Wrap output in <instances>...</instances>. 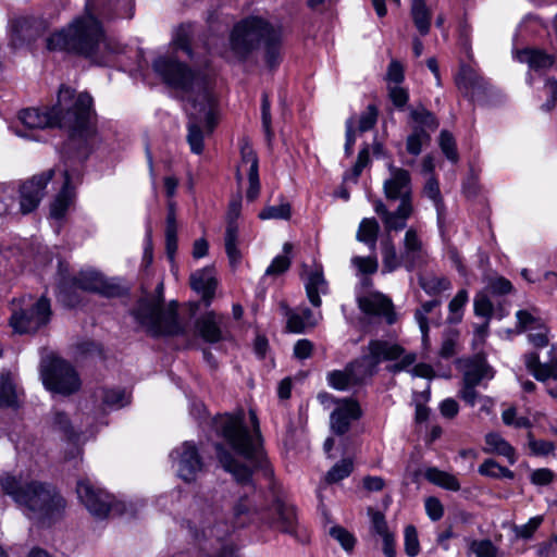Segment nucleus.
<instances>
[{"instance_id": "nucleus-36", "label": "nucleus", "mask_w": 557, "mask_h": 557, "mask_svg": "<svg viewBox=\"0 0 557 557\" xmlns=\"http://www.w3.org/2000/svg\"><path fill=\"white\" fill-rule=\"evenodd\" d=\"M225 251L228 257L231 264L236 265L240 258V251L238 245V225L237 223H228L225 231L224 237Z\"/></svg>"}, {"instance_id": "nucleus-31", "label": "nucleus", "mask_w": 557, "mask_h": 557, "mask_svg": "<svg viewBox=\"0 0 557 557\" xmlns=\"http://www.w3.org/2000/svg\"><path fill=\"white\" fill-rule=\"evenodd\" d=\"M517 58L520 62L527 63L530 69L535 71L549 69L555 62L553 55L533 49L519 51Z\"/></svg>"}, {"instance_id": "nucleus-43", "label": "nucleus", "mask_w": 557, "mask_h": 557, "mask_svg": "<svg viewBox=\"0 0 557 557\" xmlns=\"http://www.w3.org/2000/svg\"><path fill=\"white\" fill-rule=\"evenodd\" d=\"M468 301V292L460 289L448 305L449 314L447 320L449 323H459L462 319L463 307Z\"/></svg>"}, {"instance_id": "nucleus-57", "label": "nucleus", "mask_w": 557, "mask_h": 557, "mask_svg": "<svg viewBox=\"0 0 557 557\" xmlns=\"http://www.w3.org/2000/svg\"><path fill=\"white\" fill-rule=\"evenodd\" d=\"M459 333L456 330H449L444 333L440 356L450 358L456 354Z\"/></svg>"}, {"instance_id": "nucleus-9", "label": "nucleus", "mask_w": 557, "mask_h": 557, "mask_svg": "<svg viewBox=\"0 0 557 557\" xmlns=\"http://www.w3.org/2000/svg\"><path fill=\"white\" fill-rule=\"evenodd\" d=\"M271 25L260 17H248L234 26L230 37L235 58L245 60L249 53L271 33Z\"/></svg>"}, {"instance_id": "nucleus-62", "label": "nucleus", "mask_w": 557, "mask_h": 557, "mask_svg": "<svg viewBox=\"0 0 557 557\" xmlns=\"http://www.w3.org/2000/svg\"><path fill=\"white\" fill-rule=\"evenodd\" d=\"M471 550L476 557H498V549L490 540L474 541Z\"/></svg>"}, {"instance_id": "nucleus-38", "label": "nucleus", "mask_w": 557, "mask_h": 557, "mask_svg": "<svg viewBox=\"0 0 557 557\" xmlns=\"http://www.w3.org/2000/svg\"><path fill=\"white\" fill-rule=\"evenodd\" d=\"M293 251V244L285 243L283 245V255L276 256L271 264L265 270V275L274 276L286 272L292 263L290 253Z\"/></svg>"}, {"instance_id": "nucleus-15", "label": "nucleus", "mask_w": 557, "mask_h": 557, "mask_svg": "<svg viewBox=\"0 0 557 557\" xmlns=\"http://www.w3.org/2000/svg\"><path fill=\"white\" fill-rule=\"evenodd\" d=\"M372 376V370L366 368L364 361L357 359L348 363L343 370H333L327 373V384L337 391H346L362 384L366 379Z\"/></svg>"}, {"instance_id": "nucleus-53", "label": "nucleus", "mask_w": 557, "mask_h": 557, "mask_svg": "<svg viewBox=\"0 0 557 557\" xmlns=\"http://www.w3.org/2000/svg\"><path fill=\"white\" fill-rule=\"evenodd\" d=\"M404 546H405V553L409 557H416L420 552L418 531H417L416 527L412 524H409L405 528Z\"/></svg>"}, {"instance_id": "nucleus-13", "label": "nucleus", "mask_w": 557, "mask_h": 557, "mask_svg": "<svg viewBox=\"0 0 557 557\" xmlns=\"http://www.w3.org/2000/svg\"><path fill=\"white\" fill-rule=\"evenodd\" d=\"M171 458L178 476L185 482H193L203 469V462L197 446L193 442H184L171 453Z\"/></svg>"}, {"instance_id": "nucleus-8", "label": "nucleus", "mask_w": 557, "mask_h": 557, "mask_svg": "<svg viewBox=\"0 0 557 557\" xmlns=\"http://www.w3.org/2000/svg\"><path fill=\"white\" fill-rule=\"evenodd\" d=\"M51 318L49 299L40 297L33 301L30 297L22 299V306L13 302L12 314L9 323L15 333H34L48 324Z\"/></svg>"}, {"instance_id": "nucleus-2", "label": "nucleus", "mask_w": 557, "mask_h": 557, "mask_svg": "<svg viewBox=\"0 0 557 557\" xmlns=\"http://www.w3.org/2000/svg\"><path fill=\"white\" fill-rule=\"evenodd\" d=\"M92 99L88 94L75 96L74 90L62 86L58 94L57 103L51 109L30 108L22 110L18 119L30 129L46 127L66 128L72 146L82 147L95 135L91 123Z\"/></svg>"}, {"instance_id": "nucleus-18", "label": "nucleus", "mask_w": 557, "mask_h": 557, "mask_svg": "<svg viewBox=\"0 0 557 557\" xmlns=\"http://www.w3.org/2000/svg\"><path fill=\"white\" fill-rule=\"evenodd\" d=\"M362 416L358 401L351 398L337 400L336 408L330 416V426L333 433L344 435L348 432L352 421Z\"/></svg>"}, {"instance_id": "nucleus-6", "label": "nucleus", "mask_w": 557, "mask_h": 557, "mask_svg": "<svg viewBox=\"0 0 557 557\" xmlns=\"http://www.w3.org/2000/svg\"><path fill=\"white\" fill-rule=\"evenodd\" d=\"M77 289L106 297H115L121 293L119 285L94 269L82 270L72 278L64 281L60 287V300L69 307L78 305L79 300L74 295Z\"/></svg>"}, {"instance_id": "nucleus-32", "label": "nucleus", "mask_w": 557, "mask_h": 557, "mask_svg": "<svg viewBox=\"0 0 557 557\" xmlns=\"http://www.w3.org/2000/svg\"><path fill=\"white\" fill-rule=\"evenodd\" d=\"M380 225L373 218H364L361 220L356 238L358 242L367 245L372 251H374L377 242V235Z\"/></svg>"}, {"instance_id": "nucleus-54", "label": "nucleus", "mask_w": 557, "mask_h": 557, "mask_svg": "<svg viewBox=\"0 0 557 557\" xmlns=\"http://www.w3.org/2000/svg\"><path fill=\"white\" fill-rule=\"evenodd\" d=\"M187 141L194 153H201L203 151V134L196 121H189Z\"/></svg>"}, {"instance_id": "nucleus-28", "label": "nucleus", "mask_w": 557, "mask_h": 557, "mask_svg": "<svg viewBox=\"0 0 557 557\" xmlns=\"http://www.w3.org/2000/svg\"><path fill=\"white\" fill-rule=\"evenodd\" d=\"M382 255V274L395 272L400 267H405L403 253H398L396 246L391 237H386L381 242Z\"/></svg>"}, {"instance_id": "nucleus-48", "label": "nucleus", "mask_w": 557, "mask_h": 557, "mask_svg": "<svg viewBox=\"0 0 557 557\" xmlns=\"http://www.w3.org/2000/svg\"><path fill=\"white\" fill-rule=\"evenodd\" d=\"M292 215V208L288 202H281L276 206L265 207L258 216L261 220H288Z\"/></svg>"}, {"instance_id": "nucleus-7", "label": "nucleus", "mask_w": 557, "mask_h": 557, "mask_svg": "<svg viewBox=\"0 0 557 557\" xmlns=\"http://www.w3.org/2000/svg\"><path fill=\"white\" fill-rule=\"evenodd\" d=\"M40 375L47 389L64 396L76 393L82 385L74 367L69 361L53 354L42 358Z\"/></svg>"}, {"instance_id": "nucleus-1", "label": "nucleus", "mask_w": 557, "mask_h": 557, "mask_svg": "<svg viewBox=\"0 0 557 557\" xmlns=\"http://www.w3.org/2000/svg\"><path fill=\"white\" fill-rule=\"evenodd\" d=\"M249 418L251 432L244 425L243 411L221 418L218 424L221 435L244 461L235 458L222 444L215 445L216 458L237 483L249 488V493L240 496L233 507L234 524L240 528L249 524L264 525L292 533L296 523L294 507L278 498L270 507H263L261 495L251 485L252 469L262 463V448L260 425L255 410H249Z\"/></svg>"}, {"instance_id": "nucleus-30", "label": "nucleus", "mask_w": 557, "mask_h": 557, "mask_svg": "<svg viewBox=\"0 0 557 557\" xmlns=\"http://www.w3.org/2000/svg\"><path fill=\"white\" fill-rule=\"evenodd\" d=\"M10 45L18 48L32 38L30 20L24 16L14 17L9 22Z\"/></svg>"}, {"instance_id": "nucleus-14", "label": "nucleus", "mask_w": 557, "mask_h": 557, "mask_svg": "<svg viewBox=\"0 0 557 557\" xmlns=\"http://www.w3.org/2000/svg\"><path fill=\"white\" fill-rule=\"evenodd\" d=\"M388 177L383 182V193L388 201L412 203V184L409 171L387 164Z\"/></svg>"}, {"instance_id": "nucleus-20", "label": "nucleus", "mask_w": 557, "mask_h": 557, "mask_svg": "<svg viewBox=\"0 0 557 557\" xmlns=\"http://www.w3.org/2000/svg\"><path fill=\"white\" fill-rule=\"evenodd\" d=\"M374 211L381 218L386 232H398L406 228L407 221L413 213V203H399L396 210L389 211L379 199L374 201Z\"/></svg>"}, {"instance_id": "nucleus-29", "label": "nucleus", "mask_w": 557, "mask_h": 557, "mask_svg": "<svg viewBox=\"0 0 557 557\" xmlns=\"http://www.w3.org/2000/svg\"><path fill=\"white\" fill-rule=\"evenodd\" d=\"M494 375L492 368L481 356H475L466 367L463 373V383L479 385L482 380H490Z\"/></svg>"}, {"instance_id": "nucleus-47", "label": "nucleus", "mask_w": 557, "mask_h": 557, "mask_svg": "<svg viewBox=\"0 0 557 557\" xmlns=\"http://www.w3.org/2000/svg\"><path fill=\"white\" fill-rule=\"evenodd\" d=\"M51 423L53 430L62 433L69 441H74L77 438V433L72 428L71 421L64 412L54 411Z\"/></svg>"}, {"instance_id": "nucleus-64", "label": "nucleus", "mask_w": 557, "mask_h": 557, "mask_svg": "<svg viewBox=\"0 0 557 557\" xmlns=\"http://www.w3.org/2000/svg\"><path fill=\"white\" fill-rule=\"evenodd\" d=\"M377 121V109L375 106H368L366 111L361 113L358 121V129L360 132L370 131Z\"/></svg>"}, {"instance_id": "nucleus-44", "label": "nucleus", "mask_w": 557, "mask_h": 557, "mask_svg": "<svg viewBox=\"0 0 557 557\" xmlns=\"http://www.w3.org/2000/svg\"><path fill=\"white\" fill-rule=\"evenodd\" d=\"M440 306L438 300H430L416 310L414 312V319L417 323L419 324L420 331L422 333V339L423 343H426L429 339V322H428V314L435 308Z\"/></svg>"}, {"instance_id": "nucleus-27", "label": "nucleus", "mask_w": 557, "mask_h": 557, "mask_svg": "<svg viewBox=\"0 0 557 557\" xmlns=\"http://www.w3.org/2000/svg\"><path fill=\"white\" fill-rule=\"evenodd\" d=\"M483 451L503 456L510 465L517 461L516 449L497 432H490L485 435Z\"/></svg>"}, {"instance_id": "nucleus-34", "label": "nucleus", "mask_w": 557, "mask_h": 557, "mask_svg": "<svg viewBox=\"0 0 557 557\" xmlns=\"http://www.w3.org/2000/svg\"><path fill=\"white\" fill-rule=\"evenodd\" d=\"M411 17L419 33L425 36L431 26V12L424 0H412Z\"/></svg>"}, {"instance_id": "nucleus-55", "label": "nucleus", "mask_w": 557, "mask_h": 557, "mask_svg": "<svg viewBox=\"0 0 557 557\" xmlns=\"http://www.w3.org/2000/svg\"><path fill=\"white\" fill-rule=\"evenodd\" d=\"M261 122L267 141L270 144L274 134L272 131L271 104L267 94H263L261 99Z\"/></svg>"}, {"instance_id": "nucleus-40", "label": "nucleus", "mask_w": 557, "mask_h": 557, "mask_svg": "<svg viewBox=\"0 0 557 557\" xmlns=\"http://www.w3.org/2000/svg\"><path fill=\"white\" fill-rule=\"evenodd\" d=\"M281 35L280 32L274 27H271V33L269 32L263 42L265 45V61L270 67H274L280 62V44Z\"/></svg>"}, {"instance_id": "nucleus-49", "label": "nucleus", "mask_w": 557, "mask_h": 557, "mask_svg": "<svg viewBox=\"0 0 557 557\" xmlns=\"http://www.w3.org/2000/svg\"><path fill=\"white\" fill-rule=\"evenodd\" d=\"M354 465L351 459H343L335 463L326 473L325 480L329 483H336L347 478L352 471Z\"/></svg>"}, {"instance_id": "nucleus-35", "label": "nucleus", "mask_w": 557, "mask_h": 557, "mask_svg": "<svg viewBox=\"0 0 557 557\" xmlns=\"http://www.w3.org/2000/svg\"><path fill=\"white\" fill-rule=\"evenodd\" d=\"M425 479L445 490L457 492L460 490V483L458 479L448 472L442 471L437 468H429L425 470Z\"/></svg>"}, {"instance_id": "nucleus-37", "label": "nucleus", "mask_w": 557, "mask_h": 557, "mask_svg": "<svg viewBox=\"0 0 557 557\" xmlns=\"http://www.w3.org/2000/svg\"><path fill=\"white\" fill-rule=\"evenodd\" d=\"M482 83L481 76L468 65H462L456 76V84L460 90L468 94L475 87H480Z\"/></svg>"}, {"instance_id": "nucleus-42", "label": "nucleus", "mask_w": 557, "mask_h": 557, "mask_svg": "<svg viewBox=\"0 0 557 557\" xmlns=\"http://www.w3.org/2000/svg\"><path fill=\"white\" fill-rule=\"evenodd\" d=\"M410 117L417 124L416 128L434 131L438 126L435 116L424 107L411 108Z\"/></svg>"}, {"instance_id": "nucleus-46", "label": "nucleus", "mask_w": 557, "mask_h": 557, "mask_svg": "<svg viewBox=\"0 0 557 557\" xmlns=\"http://www.w3.org/2000/svg\"><path fill=\"white\" fill-rule=\"evenodd\" d=\"M517 327L520 332L533 331L543 323L542 319L536 314L535 310H519L516 313Z\"/></svg>"}, {"instance_id": "nucleus-10", "label": "nucleus", "mask_w": 557, "mask_h": 557, "mask_svg": "<svg viewBox=\"0 0 557 557\" xmlns=\"http://www.w3.org/2000/svg\"><path fill=\"white\" fill-rule=\"evenodd\" d=\"M404 348L395 343L386 341H371L368 345V355L360 358L364 361V366L372 370V374L375 372L376 366L382 361L387 360H400L389 367V371L393 373L406 370L408 367L416 362V354L404 355Z\"/></svg>"}, {"instance_id": "nucleus-4", "label": "nucleus", "mask_w": 557, "mask_h": 557, "mask_svg": "<svg viewBox=\"0 0 557 557\" xmlns=\"http://www.w3.org/2000/svg\"><path fill=\"white\" fill-rule=\"evenodd\" d=\"M0 486L29 519L50 521L65 508L64 498L52 486L42 482L5 474L0 479Z\"/></svg>"}, {"instance_id": "nucleus-17", "label": "nucleus", "mask_w": 557, "mask_h": 557, "mask_svg": "<svg viewBox=\"0 0 557 557\" xmlns=\"http://www.w3.org/2000/svg\"><path fill=\"white\" fill-rule=\"evenodd\" d=\"M53 170H48L39 175L33 176L22 185L20 190V206L22 213H29L38 207L41 198L44 197L47 184L53 177Z\"/></svg>"}, {"instance_id": "nucleus-22", "label": "nucleus", "mask_w": 557, "mask_h": 557, "mask_svg": "<svg viewBox=\"0 0 557 557\" xmlns=\"http://www.w3.org/2000/svg\"><path fill=\"white\" fill-rule=\"evenodd\" d=\"M216 277L213 268H205L197 270L190 275L191 288L201 294L203 301L207 306L211 304L216 288Z\"/></svg>"}, {"instance_id": "nucleus-41", "label": "nucleus", "mask_w": 557, "mask_h": 557, "mask_svg": "<svg viewBox=\"0 0 557 557\" xmlns=\"http://www.w3.org/2000/svg\"><path fill=\"white\" fill-rule=\"evenodd\" d=\"M282 314L286 318V329L292 333H304L308 327L301 313L290 309L285 301L280 302Z\"/></svg>"}, {"instance_id": "nucleus-23", "label": "nucleus", "mask_w": 557, "mask_h": 557, "mask_svg": "<svg viewBox=\"0 0 557 557\" xmlns=\"http://www.w3.org/2000/svg\"><path fill=\"white\" fill-rule=\"evenodd\" d=\"M305 288L310 304L317 308L322 305L320 294L327 293V282L323 275V268L314 264L307 273Z\"/></svg>"}, {"instance_id": "nucleus-33", "label": "nucleus", "mask_w": 557, "mask_h": 557, "mask_svg": "<svg viewBox=\"0 0 557 557\" xmlns=\"http://www.w3.org/2000/svg\"><path fill=\"white\" fill-rule=\"evenodd\" d=\"M166 253L173 259L177 250V223L175 215V205L170 201L168 205L166 228H165Z\"/></svg>"}, {"instance_id": "nucleus-59", "label": "nucleus", "mask_w": 557, "mask_h": 557, "mask_svg": "<svg viewBox=\"0 0 557 557\" xmlns=\"http://www.w3.org/2000/svg\"><path fill=\"white\" fill-rule=\"evenodd\" d=\"M330 535L336 540L345 550H351L356 540L354 535L343 527L336 525L331 528Z\"/></svg>"}, {"instance_id": "nucleus-45", "label": "nucleus", "mask_w": 557, "mask_h": 557, "mask_svg": "<svg viewBox=\"0 0 557 557\" xmlns=\"http://www.w3.org/2000/svg\"><path fill=\"white\" fill-rule=\"evenodd\" d=\"M430 140V135L424 128H414L407 137L406 149L412 156H418L422 151V146Z\"/></svg>"}, {"instance_id": "nucleus-16", "label": "nucleus", "mask_w": 557, "mask_h": 557, "mask_svg": "<svg viewBox=\"0 0 557 557\" xmlns=\"http://www.w3.org/2000/svg\"><path fill=\"white\" fill-rule=\"evenodd\" d=\"M240 156L242 160L237 166L236 178L238 182H242V172L245 171L247 173L249 186L246 198L249 201H255L260 193L259 163L255 150L246 139L242 141Z\"/></svg>"}, {"instance_id": "nucleus-3", "label": "nucleus", "mask_w": 557, "mask_h": 557, "mask_svg": "<svg viewBox=\"0 0 557 557\" xmlns=\"http://www.w3.org/2000/svg\"><path fill=\"white\" fill-rule=\"evenodd\" d=\"M49 50H64L83 55L96 64H107L123 51V46L104 35L101 23L87 3L79 17L47 38Z\"/></svg>"}, {"instance_id": "nucleus-19", "label": "nucleus", "mask_w": 557, "mask_h": 557, "mask_svg": "<svg viewBox=\"0 0 557 557\" xmlns=\"http://www.w3.org/2000/svg\"><path fill=\"white\" fill-rule=\"evenodd\" d=\"M357 301L359 309L366 314L383 317L388 324H394L397 320L391 298L380 292L360 296Z\"/></svg>"}, {"instance_id": "nucleus-52", "label": "nucleus", "mask_w": 557, "mask_h": 557, "mask_svg": "<svg viewBox=\"0 0 557 557\" xmlns=\"http://www.w3.org/2000/svg\"><path fill=\"white\" fill-rule=\"evenodd\" d=\"M351 264L357 269L358 274L371 275L376 273L379 263L375 255L368 257H352Z\"/></svg>"}, {"instance_id": "nucleus-5", "label": "nucleus", "mask_w": 557, "mask_h": 557, "mask_svg": "<svg viewBox=\"0 0 557 557\" xmlns=\"http://www.w3.org/2000/svg\"><path fill=\"white\" fill-rule=\"evenodd\" d=\"M162 284H159L158 296L140 299L134 310V317L153 336L181 334L183 329L177 321L175 307L162 306Z\"/></svg>"}, {"instance_id": "nucleus-61", "label": "nucleus", "mask_w": 557, "mask_h": 557, "mask_svg": "<svg viewBox=\"0 0 557 557\" xmlns=\"http://www.w3.org/2000/svg\"><path fill=\"white\" fill-rule=\"evenodd\" d=\"M388 96L393 104L397 108L403 110L408 100H409V92L406 88L401 87L400 85H388Z\"/></svg>"}, {"instance_id": "nucleus-24", "label": "nucleus", "mask_w": 557, "mask_h": 557, "mask_svg": "<svg viewBox=\"0 0 557 557\" xmlns=\"http://www.w3.org/2000/svg\"><path fill=\"white\" fill-rule=\"evenodd\" d=\"M63 177V186L50 207V214L54 219H62L75 198V191L74 187L71 185V175L69 171H64Z\"/></svg>"}, {"instance_id": "nucleus-21", "label": "nucleus", "mask_w": 557, "mask_h": 557, "mask_svg": "<svg viewBox=\"0 0 557 557\" xmlns=\"http://www.w3.org/2000/svg\"><path fill=\"white\" fill-rule=\"evenodd\" d=\"M401 253L405 260V269L409 272L424 262L426 250L416 228L409 227L406 230L401 240Z\"/></svg>"}, {"instance_id": "nucleus-11", "label": "nucleus", "mask_w": 557, "mask_h": 557, "mask_svg": "<svg viewBox=\"0 0 557 557\" xmlns=\"http://www.w3.org/2000/svg\"><path fill=\"white\" fill-rule=\"evenodd\" d=\"M152 67L165 84L183 91H189L197 79L196 74L190 69L172 55L157 58Z\"/></svg>"}, {"instance_id": "nucleus-26", "label": "nucleus", "mask_w": 557, "mask_h": 557, "mask_svg": "<svg viewBox=\"0 0 557 557\" xmlns=\"http://www.w3.org/2000/svg\"><path fill=\"white\" fill-rule=\"evenodd\" d=\"M524 364L537 381L545 382L550 377L557 380V361L541 363L536 352H529L524 355Z\"/></svg>"}, {"instance_id": "nucleus-51", "label": "nucleus", "mask_w": 557, "mask_h": 557, "mask_svg": "<svg viewBox=\"0 0 557 557\" xmlns=\"http://www.w3.org/2000/svg\"><path fill=\"white\" fill-rule=\"evenodd\" d=\"M103 403L112 408H121L129 403V395L121 388H110L103 391Z\"/></svg>"}, {"instance_id": "nucleus-56", "label": "nucleus", "mask_w": 557, "mask_h": 557, "mask_svg": "<svg viewBox=\"0 0 557 557\" xmlns=\"http://www.w3.org/2000/svg\"><path fill=\"white\" fill-rule=\"evenodd\" d=\"M440 147L446 158L453 162H458V152L453 135L447 131H442L440 135Z\"/></svg>"}, {"instance_id": "nucleus-50", "label": "nucleus", "mask_w": 557, "mask_h": 557, "mask_svg": "<svg viewBox=\"0 0 557 557\" xmlns=\"http://www.w3.org/2000/svg\"><path fill=\"white\" fill-rule=\"evenodd\" d=\"M542 516H535L529 519V521L522 525H513L512 532L516 539L530 540L533 537L535 531L540 528L543 522Z\"/></svg>"}, {"instance_id": "nucleus-58", "label": "nucleus", "mask_w": 557, "mask_h": 557, "mask_svg": "<svg viewBox=\"0 0 557 557\" xmlns=\"http://www.w3.org/2000/svg\"><path fill=\"white\" fill-rule=\"evenodd\" d=\"M16 394L12 382L8 377L0 379V407H13Z\"/></svg>"}, {"instance_id": "nucleus-25", "label": "nucleus", "mask_w": 557, "mask_h": 557, "mask_svg": "<svg viewBox=\"0 0 557 557\" xmlns=\"http://www.w3.org/2000/svg\"><path fill=\"white\" fill-rule=\"evenodd\" d=\"M223 317L210 311L200 317L197 321V329L200 336L209 343H216L222 338L221 325Z\"/></svg>"}, {"instance_id": "nucleus-63", "label": "nucleus", "mask_w": 557, "mask_h": 557, "mask_svg": "<svg viewBox=\"0 0 557 557\" xmlns=\"http://www.w3.org/2000/svg\"><path fill=\"white\" fill-rule=\"evenodd\" d=\"M486 289L491 294L502 296L512 290V284L503 276L491 277L487 282Z\"/></svg>"}, {"instance_id": "nucleus-39", "label": "nucleus", "mask_w": 557, "mask_h": 557, "mask_svg": "<svg viewBox=\"0 0 557 557\" xmlns=\"http://www.w3.org/2000/svg\"><path fill=\"white\" fill-rule=\"evenodd\" d=\"M419 284L429 295H437L451 287L450 281L447 277L433 274L421 276L419 278Z\"/></svg>"}, {"instance_id": "nucleus-60", "label": "nucleus", "mask_w": 557, "mask_h": 557, "mask_svg": "<svg viewBox=\"0 0 557 557\" xmlns=\"http://www.w3.org/2000/svg\"><path fill=\"white\" fill-rule=\"evenodd\" d=\"M189 40H190V29L189 26H181L177 28L173 39H172V46L175 49H180L185 51L188 55L191 54V50L189 47Z\"/></svg>"}, {"instance_id": "nucleus-12", "label": "nucleus", "mask_w": 557, "mask_h": 557, "mask_svg": "<svg viewBox=\"0 0 557 557\" xmlns=\"http://www.w3.org/2000/svg\"><path fill=\"white\" fill-rule=\"evenodd\" d=\"M76 493L87 510L96 518H106L113 510V496L96 487L88 479L77 482Z\"/></svg>"}]
</instances>
